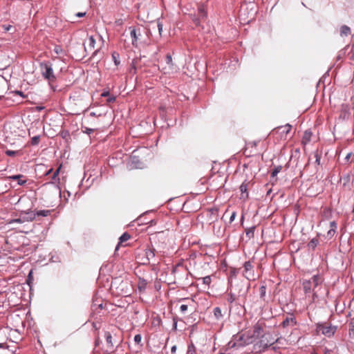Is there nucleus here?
Segmentation results:
<instances>
[{"label":"nucleus","mask_w":354,"mask_h":354,"mask_svg":"<svg viewBox=\"0 0 354 354\" xmlns=\"http://www.w3.org/2000/svg\"><path fill=\"white\" fill-rule=\"evenodd\" d=\"M59 171L60 167L53 173L52 181L45 183L43 187L45 190L51 192L53 196L61 197L62 193L59 186V178H58Z\"/></svg>","instance_id":"1"},{"label":"nucleus","mask_w":354,"mask_h":354,"mask_svg":"<svg viewBox=\"0 0 354 354\" xmlns=\"http://www.w3.org/2000/svg\"><path fill=\"white\" fill-rule=\"evenodd\" d=\"M40 68L43 77L48 80L50 86L53 87L51 84L56 80V77L52 64L50 62H42L40 64Z\"/></svg>","instance_id":"2"},{"label":"nucleus","mask_w":354,"mask_h":354,"mask_svg":"<svg viewBox=\"0 0 354 354\" xmlns=\"http://www.w3.org/2000/svg\"><path fill=\"white\" fill-rule=\"evenodd\" d=\"M279 339H275L270 333H266L262 335L261 339L257 343L260 351H265L268 348L272 346L275 342H277Z\"/></svg>","instance_id":"3"},{"label":"nucleus","mask_w":354,"mask_h":354,"mask_svg":"<svg viewBox=\"0 0 354 354\" xmlns=\"http://www.w3.org/2000/svg\"><path fill=\"white\" fill-rule=\"evenodd\" d=\"M175 277L180 282L188 280L189 272L187 269L181 264H178L173 270Z\"/></svg>","instance_id":"4"},{"label":"nucleus","mask_w":354,"mask_h":354,"mask_svg":"<svg viewBox=\"0 0 354 354\" xmlns=\"http://www.w3.org/2000/svg\"><path fill=\"white\" fill-rule=\"evenodd\" d=\"M317 329L319 332H321L325 336L330 337L335 334L337 330V326H332L331 324L326 323L318 324Z\"/></svg>","instance_id":"5"},{"label":"nucleus","mask_w":354,"mask_h":354,"mask_svg":"<svg viewBox=\"0 0 354 354\" xmlns=\"http://www.w3.org/2000/svg\"><path fill=\"white\" fill-rule=\"evenodd\" d=\"M35 219V214L32 211H28L21 213L19 218L13 219L12 223H23L25 222H31Z\"/></svg>","instance_id":"6"},{"label":"nucleus","mask_w":354,"mask_h":354,"mask_svg":"<svg viewBox=\"0 0 354 354\" xmlns=\"http://www.w3.org/2000/svg\"><path fill=\"white\" fill-rule=\"evenodd\" d=\"M129 29L130 30L132 45L136 47L138 46V41L140 39L142 36L141 28L139 27L131 26Z\"/></svg>","instance_id":"7"},{"label":"nucleus","mask_w":354,"mask_h":354,"mask_svg":"<svg viewBox=\"0 0 354 354\" xmlns=\"http://www.w3.org/2000/svg\"><path fill=\"white\" fill-rule=\"evenodd\" d=\"M350 107L347 104H342L341 106L339 118L342 120H348L350 117Z\"/></svg>","instance_id":"8"},{"label":"nucleus","mask_w":354,"mask_h":354,"mask_svg":"<svg viewBox=\"0 0 354 354\" xmlns=\"http://www.w3.org/2000/svg\"><path fill=\"white\" fill-rule=\"evenodd\" d=\"M145 260L143 264H149L151 261L155 259V250L153 248H147L145 250Z\"/></svg>","instance_id":"9"},{"label":"nucleus","mask_w":354,"mask_h":354,"mask_svg":"<svg viewBox=\"0 0 354 354\" xmlns=\"http://www.w3.org/2000/svg\"><path fill=\"white\" fill-rule=\"evenodd\" d=\"M243 267H244L243 275L248 279H251V278L253 277V274L252 273V266L250 261H245L243 265Z\"/></svg>","instance_id":"10"},{"label":"nucleus","mask_w":354,"mask_h":354,"mask_svg":"<svg viewBox=\"0 0 354 354\" xmlns=\"http://www.w3.org/2000/svg\"><path fill=\"white\" fill-rule=\"evenodd\" d=\"M297 324L295 318L292 315L287 317L281 323L283 327L286 328L289 326H295Z\"/></svg>","instance_id":"11"},{"label":"nucleus","mask_w":354,"mask_h":354,"mask_svg":"<svg viewBox=\"0 0 354 354\" xmlns=\"http://www.w3.org/2000/svg\"><path fill=\"white\" fill-rule=\"evenodd\" d=\"M330 230L327 232V237L330 239L332 238L336 233V230L337 228V224L335 221H331L330 223Z\"/></svg>","instance_id":"12"},{"label":"nucleus","mask_w":354,"mask_h":354,"mask_svg":"<svg viewBox=\"0 0 354 354\" xmlns=\"http://www.w3.org/2000/svg\"><path fill=\"white\" fill-rule=\"evenodd\" d=\"M308 281L315 289L322 283V278L319 275H314Z\"/></svg>","instance_id":"13"},{"label":"nucleus","mask_w":354,"mask_h":354,"mask_svg":"<svg viewBox=\"0 0 354 354\" xmlns=\"http://www.w3.org/2000/svg\"><path fill=\"white\" fill-rule=\"evenodd\" d=\"M248 183H246L245 181L243 182L240 186V191L241 192L242 198H246L248 196Z\"/></svg>","instance_id":"14"},{"label":"nucleus","mask_w":354,"mask_h":354,"mask_svg":"<svg viewBox=\"0 0 354 354\" xmlns=\"http://www.w3.org/2000/svg\"><path fill=\"white\" fill-rule=\"evenodd\" d=\"M95 44V39H94L93 36H90L88 37V41H87V46H84V49L86 51L88 49L89 50H91L94 48Z\"/></svg>","instance_id":"15"},{"label":"nucleus","mask_w":354,"mask_h":354,"mask_svg":"<svg viewBox=\"0 0 354 354\" xmlns=\"http://www.w3.org/2000/svg\"><path fill=\"white\" fill-rule=\"evenodd\" d=\"M351 32V28L346 26V25H343L341 26L340 28V35L342 37H347L348 35H349Z\"/></svg>","instance_id":"16"},{"label":"nucleus","mask_w":354,"mask_h":354,"mask_svg":"<svg viewBox=\"0 0 354 354\" xmlns=\"http://www.w3.org/2000/svg\"><path fill=\"white\" fill-rule=\"evenodd\" d=\"M302 285H303V288H304V291L305 294L306 295L310 294L311 292L313 286L309 282V281L308 280L304 281L303 282Z\"/></svg>","instance_id":"17"},{"label":"nucleus","mask_w":354,"mask_h":354,"mask_svg":"<svg viewBox=\"0 0 354 354\" xmlns=\"http://www.w3.org/2000/svg\"><path fill=\"white\" fill-rule=\"evenodd\" d=\"M214 316L216 320H221L223 317V314L222 313L221 309L220 307H215L213 310Z\"/></svg>","instance_id":"18"},{"label":"nucleus","mask_w":354,"mask_h":354,"mask_svg":"<svg viewBox=\"0 0 354 354\" xmlns=\"http://www.w3.org/2000/svg\"><path fill=\"white\" fill-rule=\"evenodd\" d=\"M130 237L131 236H130L129 234L127 232H124V234H122L120 236V237L119 238V243L115 248V250H118V248L120 244H122L123 242L128 241L130 239Z\"/></svg>","instance_id":"19"},{"label":"nucleus","mask_w":354,"mask_h":354,"mask_svg":"<svg viewBox=\"0 0 354 354\" xmlns=\"http://www.w3.org/2000/svg\"><path fill=\"white\" fill-rule=\"evenodd\" d=\"M311 136L312 133L309 131H306L302 138V143L304 145L308 144L310 140Z\"/></svg>","instance_id":"20"},{"label":"nucleus","mask_w":354,"mask_h":354,"mask_svg":"<svg viewBox=\"0 0 354 354\" xmlns=\"http://www.w3.org/2000/svg\"><path fill=\"white\" fill-rule=\"evenodd\" d=\"M318 244H319L318 239L313 238L308 243V247L309 249H311L312 250H314Z\"/></svg>","instance_id":"21"},{"label":"nucleus","mask_w":354,"mask_h":354,"mask_svg":"<svg viewBox=\"0 0 354 354\" xmlns=\"http://www.w3.org/2000/svg\"><path fill=\"white\" fill-rule=\"evenodd\" d=\"M22 177H23L22 175L19 174V175L11 176L9 177V178H10L12 180H19L18 184L20 185H24V184H26V180H20V178Z\"/></svg>","instance_id":"22"},{"label":"nucleus","mask_w":354,"mask_h":354,"mask_svg":"<svg viewBox=\"0 0 354 354\" xmlns=\"http://www.w3.org/2000/svg\"><path fill=\"white\" fill-rule=\"evenodd\" d=\"M50 210L48 209H44V210H39L37 212H34V214H35V217L37 216H47L50 214Z\"/></svg>","instance_id":"23"},{"label":"nucleus","mask_w":354,"mask_h":354,"mask_svg":"<svg viewBox=\"0 0 354 354\" xmlns=\"http://www.w3.org/2000/svg\"><path fill=\"white\" fill-rule=\"evenodd\" d=\"M263 330V328L261 324H257L254 326L253 335L254 336H259Z\"/></svg>","instance_id":"24"},{"label":"nucleus","mask_w":354,"mask_h":354,"mask_svg":"<svg viewBox=\"0 0 354 354\" xmlns=\"http://www.w3.org/2000/svg\"><path fill=\"white\" fill-rule=\"evenodd\" d=\"M105 337L106 344L111 348L113 347V344L112 341V336L109 332L105 333Z\"/></svg>","instance_id":"25"},{"label":"nucleus","mask_w":354,"mask_h":354,"mask_svg":"<svg viewBox=\"0 0 354 354\" xmlns=\"http://www.w3.org/2000/svg\"><path fill=\"white\" fill-rule=\"evenodd\" d=\"M112 59H113V61L114 62V64L115 66H118L120 64V55L118 53L113 52L112 53Z\"/></svg>","instance_id":"26"},{"label":"nucleus","mask_w":354,"mask_h":354,"mask_svg":"<svg viewBox=\"0 0 354 354\" xmlns=\"http://www.w3.org/2000/svg\"><path fill=\"white\" fill-rule=\"evenodd\" d=\"M254 230H255V227L254 226H252L250 228H248L246 232H245V234L246 236L249 238V239H251L254 236Z\"/></svg>","instance_id":"27"},{"label":"nucleus","mask_w":354,"mask_h":354,"mask_svg":"<svg viewBox=\"0 0 354 354\" xmlns=\"http://www.w3.org/2000/svg\"><path fill=\"white\" fill-rule=\"evenodd\" d=\"M133 340L135 342V343L137 344V345H139L140 347H142V344H141V342H142V336L140 334H137L134 336V338H133Z\"/></svg>","instance_id":"28"},{"label":"nucleus","mask_w":354,"mask_h":354,"mask_svg":"<svg viewBox=\"0 0 354 354\" xmlns=\"http://www.w3.org/2000/svg\"><path fill=\"white\" fill-rule=\"evenodd\" d=\"M198 280H202L203 281V283L206 285V286H209V284L211 283V281H212L210 276H206L205 277L200 278V279H198Z\"/></svg>","instance_id":"29"},{"label":"nucleus","mask_w":354,"mask_h":354,"mask_svg":"<svg viewBox=\"0 0 354 354\" xmlns=\"http://www.w3.org/2000/svg\"><path fill=\"white\" fill-rule=\"evenodd\" d=\"M281 169H282V167L281 165L275 167L271 173V176L272 177L277 176V175L281 171Z\"/></svg>","instance_id":"30"},{"label":"nucleus","mask_w":354,"mask_h":354,"mask_svg":"<svg viewBox=\"0 0 354 354\" xmlns=\"http://www.w3.org/2000/svg\"><path fill=\"white\" fill-rule=\"evenodd\" d=\"M236 300V297H235V295L233 294L232 292H229L228 295H227V301L230 303V304H232L234 301Z\"/></svg>","instance_id":"31"},{"label":"nucleus","mask_w":354,"mask_h":354,"mask_svg":"<svg viewBox=\"0 0 354 354\" xmlns=\"http://www.w3.org/2000/svg\"><path fill=\"white\" fill-rule=\"evenodd\" d=\"M266 288L265 286H261L260 288H259V295H260V297L263 299L266 296Z\"/></svg>","instance_id":"32"},{"label":"nucleus","mask_w":354,"mask_h":354,"mask_svg":"<svg viewBox=\"0 0 354 354\" xmlns=\"http://www.w3.org/2000/svg\"><path fill=\"white\" fill-rule=\"evenodd\" d=\"M40 140V136H36L32 138L31 139V145H37Z\"/></svg>","instance_id":"33"},{"label":"nucleus","mask_w":354,"mask_h":354,"mask_svg":"<svg viewBox=\"0 0 354 354\" xmlns=\"http://www.w3.org/2000/svg\"><path fill=\"white\" fill-rule=\"evenodd\" d=\"M82 131L83 133H84L90 135L91 133L94 132V129L88 128V127H82Z\"/></svg>","instance_id":"34"},{"label":"nucleus","mask_w":354,"mask_h":354,"mask_svg":"<svg viewBox=\"0 0 354 354\" xmlns=\"http://www.w3.org/2000/svg\"><path fill=\"white\" fill-rule=\"evenodd\" d=\"M165 59H166V63L169 65V68H171L173 65L171 55L170 54H167L166 55Z\"/></svg>","instance_id":"35"},{"label":"nucleus","mask_w":354,"mask_h":354,"mask_svg":"<svg viewBox=\"0 0 354 354\" xmlns=\"http://www.w3.org/2000/svg\"><path fill=\"white\" fill-rule=\"evenodd\" d=\"M315 163L318 165H320L321 161V156L319 154L318 151H316L315 153Z\"/></svg>","instance_id":"36"},{"label":"nucleus","mask_w":354,"mask_h":354,"mask_svg":"<svg viewBox=\"0 0 354 354\" xmlns=\"http://www.w3.org/2000/svg\"><path fill=\"white\" fill-rule=\"evenodd\" d=\"M187 354H196L195 347L193 344H191L188 346Z\"/></svg>","instance_id":"37"},{"label":"nucleus","mask_w":354,"mask_h":354,"mask_svg":"<svg viewBox=\"0 0 354 354\" xmlns=\"http://www.w3.org/2000/svg\"><path fill=\"white\" fill-rule=\"evenodd\" d=\"M156 26H157V28H158L159 35H161L162 31V24L159 20H158Z\"/></svg>","instance_id":"38"},{"label":"nucleus","mask_w":354,"mask_h":354,"mask_svg":"<svg viewBox=\"0 0 354 354\" xmlns=\"http://www.w3.org/2000/svg\"><path fill=\"white\" fill-rule=\"evenodd\" d=\"M282 128L284 129L283 132H285L286 134H288L290 132V131L292 128V126L289 124H287L284 127H282Z\"/></svg>","instance_id":"39"},{"label":"nucleus","mask_w":354,"mask_h":354,"mask_svg":"<svg viewBox=\"0 0 354 354\" xmlns=\"http://www.w3.org/2000/svg\"><path fill=\"white\" fill-rule=\"evenodd\" d=\"M199 15L201 17H203V18L205 17V16H206V13L203 8H199Z\"/></svg>","instance_id":"40"},{"label":"nucleus","mask_w":354,"mask_h":354,"mask_svg":"<svg viewBox=\"0 0 354 354\" xmlns=\"http://www.w3.org/2000/svg\"><path fill=\"white\" fill-rule=\"evenodd\" d=\"M180 311L183 313H185L187 310V305L182 304L180 307Z\"/></svg>","instance_id":"41"},{"label":"nucleus","mask_w":354,"mask_h":354,"mask_svg":"<svg viewBox=\"0 0 354 354\" xmlns=\"http://www.w3.org/2000/svg\"><path fill=\"white\" fill-rule=\"evenodd\" d=\"M236 214L235 212H233L232 213L230 218V223H232L234 221V219L236 218Z\"/></svg>","instance_id":"42"},{"label":"nucleus","mask_w":354,"mask_h":354,"mask_svg":"<svg viewBox=\"0 0 354 354\" xmlns=\"http://www.w3.org/2000/svg\"><path fill=\"white\" fill-rule=\"evenodd\" d=\"M16 151H10V150H8L6 151V153L9 156H13L16 154Z\"/></svg>","instance_id":"43"},{"label":"nucleus","mask_w":354,"mask_h":354,"mask_svg":"<svg viewBox=\"0 0 354 354\" xmlns=\"http://www.w3.org/2000/svg\"><path fill=\"white\" fill-rule=\"evenodd\" d=\"M115 100V97L114 96H109L108 99L106 100L108 103L113 102Z\"/></svg>","instance_id":"44"},{"label":"nucleus","mask_w":354,"mask_h":354,"mask_svg":"<svg viewBox=\"0 0 354 354\" xmlns=\"http://www.w3.org/2000/svg\"><path fill=\"white\" fill-rule=\"evenodd\" d=\"M145 286H146V283L145 282V281H143L142 283H140L139 285V289L141 290L142 289H145Z\"/></svg>","instance_id":"45"},{"label":"nucleus","mask_w":354,"mask_h":354,"mask_svg":"<svg viewBox=\"0 0 354 354\" xmlns=\"http://www.w3.org/2000/svg\"><path fill=\"white\" fill-rule=\"evenodd\" d=\"M86 15V12H77L75 14V15L77 17H84Z\"/></svg>","instance_id":"46"},{"label":"nucleus","mask_w":354,"mask_h":354,"mask_svg":"<svg viewBox=\"0 0 354 354\" xmlns=\"http://www.w3.org/2000/svg\"><path fill=\"white\" fill-rule=\"evenodd\" d=\"M350 176L348 174L344 176V180L345 182H349L350 181Z\"/></svg>","instance_id":"47"},{"label":"nucleus","mask_w":354,"mask_h":354,"mask_svg":"<svg viewBox=\"0 0 354 354\" xmlns=\"http://www.w3.org/2000/svg\"><path fill=\"white\" fill-rule=\"evenodd\" d=\"M102 97H108L109 96V91H104L101 94Z\"/></svg>","instance_id":"48"},{"label":"nucleus","mask_w":354,"mask_h":354,"mask_svg":"<svg viewBox=\"0 0 354 354\" xmlns=\"http://www.w3.org/2000/svg\"><path fill=\"white\" fill-rule=\"evenodd\" d=\"M351 153H348V154L346 155V156L345 157V160H346V161H348V160H349V159H350V158H351Z\"/></svg>","instance_id":"49"},{"label":"nucleus","mask_w":354,"mask_h":354,"mask_svg":"<svg viewBox=\"0 0 354 354\" xmlns=\"http://www.w3.org/2000/svg\"><path fill=\"white\" fill-rule=\"evenodd\" d=\"M52 170H53V169H52V168H50V169H48V171H46L45 172V175H46V176H47V175L50 174L51 173Z\"/></svg>","instance_id":"50"},{"label":"nucleus","mask_w":354,"mask_h":354,"mask_svg":"<svg viewBox=\"0 0 354 354\" xmlns=\"http://www.w3.org/2000/svg\"><path fill=\"white\" fill-rule=\"evenodd\" d=\"M3 27H4V29L6 31H8L11 28L12 26H8L6 27L5 26H3Z\"/></svg>","instance_id":"51"},{"label":"nucleus","mask_w":354,"mask_h":354,"mask_svg":"<svg viewBox=\"0 0 354 354\" xmlns=\"http://www.w3.org/2000/svg\"><path fill=\"white\" fill-rule=\"evenodd\" d=\"M324 354H330V351L328 349L326 348V350L324 351Z\"/></svg>","instance_id":"52"},{"label":"nucleus","mask_w":354,"mask_h":354,"mask_svg":"<svg viewBox=\"0 0 354 354\" xmlns=\"http://www.w3.org/2000/svg\"><path fill=\"white\" fill-rule=\"evenodd\" d=\"M5 344L0 343V348H5Z\"/></svg>","instance_id":"53"},{"label":"nucleus","mask_w":354,"mask_h":354,"mask_svg":"<svg viewBox=\"0 0 354 354\" xmlns=\"http://www.w3.org/2000/svg\"><path fill=\"white\" fill-rule=\"evenodd\" d=\"M176 327H177V322H175L174 323V329H176Z\"/></svg>","instance_id":"54"},{"label":"nucleus","mask_w":354,"mask_h":354,"mask_svg":"<svg viewBox=\"0 0 354 354\" xmlns=\"http://www.w3.org/2000/svg\"><path fill=\"white\" fill-rule=\"evenodd\" d=\"M59 48L58 47H56L55 49V51L56 52V53H59Z\"/></svg>","instance_id":"55"},{"label":"nucleus","mask_w":354,"mask_h":354,"mask_svg":"<svg viewBox=\"0 0 354 354\" xmlns=\"http://www.w3.org/2000/svg\"><path fill=\"white\" fill-rule=\"evenodd\" d=\"M351 52H353L354 54V44L351 47Z\"/></svg>","instance_id":"56"},{"label":"nucleus","mask_w":354,"mask_h":354,"mask_svg":"<svg viewBox=\"0 0 354 354\" xmlns=\"http://www.w3.org/2000/svg\"><path fill=\"white\" fill-rule=\"evenodd\" d=\"M175 350H176V346H174L171 348V351L174 352Z\"/></svg>","instance_id":"57"},{"label":"nucleus","mask_w":354,"mask_h":354,"mask_svg":"<svg viewBox=\"0 0 354 354\" xmlns=\"http://www.w3.org/2000/svg\"><path fill=\"white\" fill-rule=\"evenodd\" d=\"M17 94H19L20 95H23V93L21 91H17Z\"/></svg>","instance_id":"58"},{"label":"nucleus","mask_w":354,"mask_h":354,"mask_svg":"<svg viewBox=\"0 0 354 354\" xmlns=\"http://www.w3.org/2000/svg\"><path fill=\"white\" fill-rule=\"evenodd\" d=\"M313 297H317L316 292H313Z\"/></svg>","instance_id":"59"},{"label":"nucleus","mask_w":354,"mask_h":354,"mask_svg":"<svg viewBox=\"0 0 354 354\" xmlns=\"http://www.w3.org/2000/svg\"><path fill=\"white\" fill-rule=\"evenodd\" d=\"M90 115H92V116H95V113L94 112H91V113H90Z\"/></svg>","instance_id":"60"},{"label":"nucleus","mask_w":354,"mask_h":354,"mask_svg":"<svg viewBox=\"0 0 354 354\" xmlns=\"http://www.w3.org/2000/svg\"><path fill=\"white\" fill-rule=\"evenodd\" d=\"M4 98L3 95H0V100H2Z\"/></svg>","instance_id":"61"},{"label":"nucleus","mask_w":354,"mask_h":354,"mask_svg":"<svg viewBox=\"0 0 354 354\" xmlns=\"http://www.w3.org/2000/svg\"><path fill=\"white\" fill-rule=\"evenodd\" d=\"M99 308H102V304H99Z\"/></svg>","instance_id":"62"},{"label":"nucleus","mask_w":354,"mask_h":354,"mask_svg":"<svg viewBox=\"0 0 354 354\" xmlns=\"http://www.w3.org/2000/svg\"><path fill=\"white\" fill-rule=\"evenodd\" d=\"M66 134H68V132H66L65 133H64L63 137L66 136Z\"/></svg>","instance_id":"63"},{"label":"nucleus","mask_w":354,"mask_h":354,"mask_svg":"<svg viewBox=\"0 0 354 354\" xmlns=\"http://www.w3.org/2000/svg\"><path fill=\"white\" fill-rule=\"evenodd\" d=\"M195 24H196V25H198V20H196V21H195Z\"/></svg>","instance_id":"64"}]
</instances>
